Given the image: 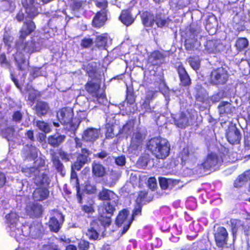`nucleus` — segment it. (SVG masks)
<instances>
[{
  "label": "nucleus",
  "mask_w": 250,
  "mask_h": 250,
  "mask_svg": "<svg viewBox=\"0 0 250 250\" xmlns=\"http://www.w3.org/2000/svg\"><path fill=\"white\" fill-rule=\"evenodd\" d=\"M4 205L6 230L11 237L21 242L29 235L33 238H38L41 236L43 228L40 222L35 221L30 225H26L23 217H20L16 211L11 210L8 212L10 204Z\"/></svg>",
  "instance_id": "obj_1"
},
{
  "label": "nucleus",
  "mask_w": 250,
  "mask_h": 250,
  "mask_svg": "<svg viewBox=\"0 0 250 250\" xmlns=\"http://www.w3.org/2000/svg\"><path fill=\"white\" fill-rule=\"evenodd\" d=\"M36 25L34 21H25L21 30L19 41L16 43L15 46L17 51L15 59L17 63L18 69L23 71L25 69L23 64L26 62L24 54H29L37 52L36 42L33 40L25 42L26 38L34 31Z\"/></svg>",
  "instance_id": "obj_2"
},
{
  "label": "nucleus",
  "mask_w": 250,
  "mask_h": 250,
  "mask_svg": "<svg viewBox=\"0 0 250 250\" xmlns=\"http://www.w3.org/2000/svg\"><path fill=\"white\" fill-rule=\"evenodd\" d=\"M146 148L156 159L164 160L170 154V145L167 139L157 136L148 140Z\"/></svg>",
  "instance_id": "obj_3"
},
{
  "label": "nucleus",
  "mask_w": 250,
  "mask_h": 250,
  "mask_svg": "<svg viewBox=\"0 0 250 250\" xmlns=\"http://www.w3.org/2000/svg\"><path fill=\"white\" fill-rule=\"evenodd\" d=\"M102 83V78L97 77L88 80L84 85V88L86 91L97 101L106 98L104 91L103 90L102 92H100Z\"/></svg>",
  "instance_id": "obj_4"
},
{
  "label": "nucleus",
  "mask_w": 250,
  "mask_h": 250,
  "mask_svg": "<svg viewBox=\"0 0 250 250\" xmlns=\"http://www.w3.org/2000/svg\"><path fill=\"white\" fill-rule=\"evenodd\" d=\"M58 117L60 122L64 125H69V130L75 131L79 126V124L74 123V112L72 108L64 107L59 111Z\"/></svg>",
  "instance_id": "obj_5"
},
{
  "label": "nucleus",
  "mask_w": 250,
  "mask_h": 250,
  "mask_svg": "<svg viewBox=\"0 0 250 250\" xmlns=\"http://www.w3.org/2000/svg\"><path fill=\"white\" fill-rule=\"evenodd\" d=\"M113 204H101L99 208V220L104 227H108L111 222V217L115 210Z\"/></svg>",
  "instance_id": "obj_6"
},
{
  "label": "nucleus",
  "mask_w": 250,
  "mask_h": 250,
  "mask_svg": "<svg viewBox=\"0 0 250 250\" xmlns=\"http://www.w3.org/2000/svg\"><path fill=\"white\" fill-rule=\"evenodd\" d=\"M229 77V74L227 70L223 67H219L211 71L209 82L212 85H223L227 83Z\"/></svg>",
  "instance_id": "obj_7"
},
{
  "label": "nucleus",
  "mask_w": 250,
  "mask_h": 250,
  "mask_svg": "<svg viewBox=\"0 0 250 250\" xmlns=\"http://www.w3.org/2000/svg\"><path fill=\"white\" fill-rule=\"evenodd\" d=\"M91 154V152L88 149L82 148L81 153L77 155L76 160L72 166V168L77 171L80 170L85 164L90 162Z\"/></svg>",
  "instance_id": "obj_8"
},
{
  "label": "nucleus",
  "mask_w": 250,
  "mask_h": 250,
  "mask_svg": "<svg viewBox=\"0 0 250 250\" xmlns=\"http://www.w3.org/2000/svg\"><path fill=\"white\" fill-rule=\"evenodd\" d=\"M129 211L126 209L121 210L117 217L116 223L117 226L123 225L122 234H125L129 229L133 219V217L129 216Z\"/></svg>",
  "instance_id": "obj_9"
},
{
  "label": "nucleus",
  "mask_w": 250,
  "mask_h": 250,
  "mask_svg": "<svg viewBox=\"0 0 250 250\" xmlns=\"http://www.w3.org/2000/svg\"><path fill=\"white\" fill-rule=\"evenodd\" d=\"M226 137L230 144H239L241 139V133L235 125L229 126L226 130Z\"/></svg>",
  "instance_id": "obj_10"
},
{
  "label": "nucleus",
  "mask_w": 250,
  "mask_h": 250,
  "mask_svg": "<svg viewBox=\"0 0 250 250\" xmlns=\"http://www.w3.org/2000/svg\"><path fill=\"white\" fill-rule=\"evenodd\" d=\"M98 199L106 203H118L119 201V197L114 192L105 188L100 191Z\"/></svg>",
  "instance_id": "obj_11"
},
{
  "label": "nucleus",
  "mask_w": 250,
  "mask_h": 250,
  "mask_svg": "<svg viewBox=\"0 0 250 250\" xmlns=\"http://www.w3.org/2000/svg\"><path fill=\"white\" fill-rule=\"evenodd\" d=\"M54 215L50 218L49 222V227L52 231L58 232L61 227V225L64 221L63 215L57 210L52 211Z\"/></svg>",
  "instance_id": "obj_12"
},
{
  "label": "nucleus",
  "mask_w": 250,
  "mask_h": 250,
  "mask_svg": "<svg viewBox=\"0 0 250 250\" xmlns=\"http://www.w3.org/2000/svg\"><path fill=\"white\" fill-rule=\"evenodd\" d=\"M223 162L218 155L214 152L208 153L201 166L205 170H210L211 168L216 167L219 162Z\"/></svg>",
  "instance_id": "obj_13"
},
{
  "label": "nucleus",
  "mask_w": 250,
  "mask_h": 250,
  "mask_svg": "<svg viewBox=\"0 0 250 250\" xmlns=\"http://www.w3.org/2000/svg\"><path fill=\"white\" fill-rule=\"evenodd\" d=\"M175 68L178 74L180 85L184 87L190 86L191 80L183 64L180 62Z\"/></svg>",
  "instance_id": "obj_14"
},
{
  "label": "nucleus",
  "mask_w": 250,
  "mask_h": 250,
  "mask_svg": "<svg viewBox=\"0 0 250 250\" xmlns=\"http://www.w3.org/2000/svg\"><path fill=\"white\" fill-rule=\"evenodd\" d=\"M49 193L47 187H37L32 193V198L34 202H42L48 198Z\"/></svg>",
  "instance_id": "obj_15"
},
{
  "label": "nucleus",
  "mask_w": 250,
  "mask_h": 250,
  "mask_svg": "<svg viewBox=\"0 0 250 250\" xmlns=\"http://www.w3.org/2000/svg\"><path fill=\"white\" fill-rule=\"evenodd\" d=\"M214 237L216 245L218 247L222 248L227 244L228 233L225 228H218Z\"/></svg>",
  "instance_id": "obj_16"
},
{
  "label": "nucleus",
  "mask_w": 250,
  "mask_h": 250,
  "mask_svg": "<svg viewBox=\"0 0 250 250\" xmlns=\"http://www.w3.org/2000/svg\"><path fill=\"white\" fill-rule=\"evenodd\" d=\"M100 132L98 129L88 127L84 130L82 140L86 142L93 143L99 138Z\"/></svg>",
  "instance_id": "obj_17"
},
{
  "label": "nucleus",
  "mask_w": 250,
  "mask_h": 250,
  "mask_svg": "<svg viewBox=\"0 0 250 250\" xmlns=\"http://www.w3.org/2000/svg\"><path fill=\"white\" fill-rule=\"evenodd\" d=\"M33 109L36 114L40 118L45 117L50 111L48 103L42 101H38L35 105Z\"/></svg>",
  "instance_id": "obj_18"
},
{
  "label": "nucleus",
  "mask_w": 250,
  "mask_h": 250,
  "mask_svg": "<svg viewBox=\"0 0 250 250\" xmlns=\"http://www.w3.org/2000/svg\"><path fill=\"white\" fill-rule=\"evenodd\" d=\"M24 208L27 215L31 217H40L43 212V208L41 204H26Z\"/></svg>",
  "instance_id": "obj_19"
},
{
  "label": "nucleus",
  "mask_w": 250,
  "mask_h": 250,
  "mask_svg": "<svg viewBox=\"0 0 250 250\" xmlns=\"http://www.w3.org/2000/svg\"><path fill=\"white\" fill-rule=\"evenodd\" d=\"M131 10V7L122 10L119 17L121 22L126 26L131 25L135 21V18L133 16Z\"/></svg>",
  "instance_id": "obj_20"
},
{
  "label": "nucleus",
  "mask_w": 250,
  "mask_h": 250,
  "mask_svg": "<svg viewBox=\"0 0 250 250\" xmlns=\"http://www.w3.org/2000/svg\"><path fill=\"white\" fill-rule=\"evenodd\" d=\"M107 13L97 11L92 21V26L96 28L103 27L107 20Z\"/></svg>",
  "instance_id": "obj_21"
},
{
  "label": "nucleus",
  "mask_w": 250,
  "mask_h": 250,
  "mask_svg": "<svg viewBox=\"0 0 250 250\" xmlns=\"http://www.w3.org/2000/svg\"><path fill=\"white\" fill-rule=\"evenodd\" d=\"M66 139V136L61 134L59 132H56L51 135L47 138V143L54 148L58 147L62 144Z\"/></svg>",
  "instance_id": "obj_22"
},
{
  "label": "nucleus",
  "mask_w": 250,
  "mask_h": 250,
  "mask_svg": "<svg viewBox=\"0 0 250 250\" xmlns=\"http://www.w3.org/2000/svg\"><path fill=\"white\" fill-rule=\"evenodd\" d=\"M82 69L84 70L88 77L90 79H94L97 77L102 78L101 73L98 71L96 65L93 63H88L83 65Z\"/></svg>",
  "instance_id": "obj_23"
},
{
  "label": "nucleus",
  "mask_w": 250,
  "mask_h": 250,
  "mask_svg": "<svg viewBox=\"0 0 250 250\" xmlns=\"http://www.w3.org/2000/svg\"><path fill=\"white\" fill-rule=\"evenodd\" d=\"M34 0H21L23 7L25 9L26 12L31 17L38 15V9L34 5Z\"/></svg>",
  "instance_id": "obj_24"
},
{
  "label": "nucleus",
  "mask_w": 250,
  "mask_h": 250,
  "mask_svg": "<svg viewBox=\"0 0 250 250\" xmlns=\"http://www.w3.org/2000/svg\"><path fill=\"white\" fill-rule=\"evenodd\" d=\"M33 183L37 187H47L50 184V180L47 174L43 173L37 174L33 178Z\"/></svg>",
  "instance_id": "obj_25"
},
{
  "label": "nucleus",
  "mask_w": 250,
  "mask_h": 250,
  "mask_svg": "<svg viewBox=\"0 0 250 250\" xmlns=\"http://www.w3.org/2000/svg\"><path fill=\"white\" fill-rule=\"evenodd\" d=\"M92 172L93 177L102 178L105 175L106 170L100 163L94 161L92 164Z\"/></svg>",
  "instance_id": "obj_26"
},
{
  "label": "nucleus",
  "mask_w": 250,
  "mask_h": 250,
  "mask_svg": "<svg viewBox=\"0 0 250 250\" xmlns=\"http://www.w3.org/2000/svg\"><path fill=\"white\" fill-rule=\"evenodd\" d=\"M219 42L216 40H207L205 44V50L208 54H215L219 52Z\"/></svg>",
  "instance_id": "obj_27"
},
{
  "label": "nucleus",
  "mask_w": 250,
  "mask_h": 250,
  "mask_svg": "<svg viewBox=\"0 0 250 250\" xmlns=\"http://www.w3.org/2000/svg\"><path fill=\"white\" fill-rule=\"evenodd\" d=\"M165 55L159 50H155L151 53L149 59L153 65H160L163 63Z\"/></svg>",
  "instance_id": "obj_28"
},
{
  "label": "nucleus",
  "mask_w": 250,
  "mask_h": 250,
  "mask_svg": "<svg viewBox=\"0 0 250 250\" xmlns=\"http://www.w3.org/2000/svg\"><path fill=\"white\" fill-rule=\"evenodd\" d=\"M108 35L104 33L96 36L95 40V47L99 50H105L107 45Z\"/></svg>",
  "instance_id": "obj_29"
},
{
  "label": "nucleus",
  "mask_w": 250,
  "mask_h": 250,
  "mask_svg": "<svg viewBox=\"0 0 250 250\" xmlns=\"http://www.w3.org/2000/svg\"><path fill=\"white\" fill-rule=\"evenodd\" d=\"M86 2L85 0H70L69 7L71 13L75 14L83 10Z\"/></svg>",
  "instance_id": "obj_30"
},
{
  "label": "nucleus",
  "mask_w": 250,
  "mask_h": 250,
  "mask_svg": "<svg viewBox=\"0 0 250 250\" xmlns=\"http://www.w3.org/2000/svg\"><path fill=\"white\" fill-rule=\"evenodd\" d=\"M234 107L227 101L221 102L218 105V110L221 116L230 114L233 113Z\"/></svg>",
  "instance_id": "obj_31"
},
{
  "label": "nucleus",
  "mask_w": 250,
  "mask_h": 250,
  "mask_svg": "<svg viewBox=\"0 0 250 250\" xmlns=\"http://www.w3.org/2000/svg\"><path fill=\"white\" fill-rule=\"evenodd\" d=\"M155 15L148 11H144L142 14L141 19L143 24L146 27H152L154 25Z\"/></svg>",
  "instance_id": "obj_32"
},
{
  "label": "nucleus",
  "mask_w": 250,
  "mask_h": 250,
  "mask_svg": "<svg viewBox=\"0 0 250 250\" xmlns=\"http://www.w3.org/2000/svg\"><path fill=\"white\" fill-rule=\"evenodd\" d=\"M171 20L168 18H166L161 13H157L155 15L154 24L155 23L157 27L163 28L167 26L170 22Z\"/></svg>",
  "instance_id": "obj_33"
},
{
  "label": "nucleus",
  "mask_w": 250,
  "mask_h": 250,
  "mask_svg": "<svg viewBox=\"0 0 250 250\" xmlns=\"http://www.w3.org/2000/svg\"><path fill=\"white\" fill-rule=\"evenodd\" d=\"M153 196L149 194L146 190H141L138 192V195L135 200L136 203H146L151 202Z\"/></svg>",
  "instance_id": "obj_34"
},
{
  "label": "nucleus",
  "mask_w": 250,
  "mask_h": 250,
  "mask_svg": "<svg viewBox=\"0 0 250 250\" xmlns=\"http://www.w3.org/2000/svg\"><path fill=\"white\" fill-rule=\"evenodd\" d=\"M143 139V135L140 132H134L131 139L130 146L134 148H137L142 145Z\"/></svg>",
  "instance_id": "obj_35"
},
{
  "label": "nucleus",
  "mask_w": 250,
  "mask_h": 250,
  "mask_svg": "<svg viewBox=\"0 0 250 250\" xmlns=\"http://www.w3.org/2000/svg\"><path fill=\"white\" fill-rule=\"evenodd\" d=\"M15 7L14 0H0V11L12 12Z\"/></svg>",
  "instance_id": "obj_36"
},
{
  "label": "nucleus",
  "mask_w": 250,
  "mask_h": 250,
  "mask_svg": "<svg viewBox=\"0 0 250 250\" xmlns=\"http://www.w3.org/2000/svg\"><path fill=\"white\" fill-rule=\"evenodd\" d=\"M249 181H250V178L247 174L243 173L238 175L235 180L233 186L236 188H241L246 185Z\"/></svg>",
  "instance_id": "obj_37"
},
{
  "label": "nucleus",
  "mask_w": 250,
  "mask_h": 250,
  "mask_svg": "<svg viewBox=\"0 0 250 250\" xmlns=\"http://www.w3.org/2000/svg\"><path fill=\"white\" fill-rule=\"evenodd\" d=\"M249 44V41L246 38L240 37L236 40L235 47L238 51L241 52L246 49Z\"/></svg>",
  "instance_id": "obj_38"
},
{
  "label": "nucleus",
  "mask_w": 250,
  "mask_h": 250,
  "mask_svg": "<svg viewBox=\"0 0 250 250\" xmlns=\"http://www.w3.org/2000/svg\"><path fill=\"white\" fill-rule=\"evenodd\" d=\"M21 172L24 175L29 178L35 177L40 173V169L36 167H25L21 168Z\"/></svg>",
  "instance_id": "obj_39"
},
{
  "label": "nucleus",
  "mask_w": 250,
  "mask_h": 250,
  "mask_svg": "<svg viewBox=\"0 0 250 250\" xmlns=\"http://www.w3.org/2000/svg\"><path fill=\"white\" fill-rule=\"evenodd\" d=\"M35 123L37 128L44 133H49L52 130L50 125L43 120H37Z\"/></svg>",
  "instance_id": "obj_40"
},
{
  "label": "nucleus",
  "mask_w": 250,
  "mask_h": 250,
  "mask_svg": "<svg viewBox=\"0 0 250 250\" xmlns=\"http://www.w3.org/2000/svg\"><path fill=\"white\" fill-rule=\"evenodd\" d=\"M51 161L56 170L58 172L62 173L64 166L59 159V157L56 155L55 152L51 154Z\"/></svg>",
  "instance_id": "obj_41"
},
{
  "label": "nucleus",
  "mask_w": 250,
  "mask_h": 250,
  "mask_svg": "<svg viewBox=\"0 0 250 250\" xmlns=\"http://www.w3.org/2000/svg\"><path fill=\"white\" fill-rule=\"evenodd\" d=\"M187 61L193 70H197L200 68L201 60L198 56H190L187 59Z\"/></svg>",
  "instance_id": "obj_42"
},
{
  "label": "nucleus",
  "mask_w": 250,
  "mask_h": 250,
  "mask_svg": "<svg viewBox=\"0 0 250 250\" xmlns=\"http://www.w3.org/2000/svg\"><path fill=\"white\" fill-rule=\"evenodd\" d=\"M136 97L132 86H126L125 101L129 104H133L135 102Z\"/></svg>",
  "instance_id": "obj_43"
},
{
  "label": "nucleus",
  "mask_w": 250,
  "mask_h": 250,
  "mask_svg": "<svg viewBox=\"0 0 250 250\" xmlns=\"http://www.w3.org/2000/svg\"><path fill=\"white\" fill-rule=\"evenodd\" d=\"M15 131V129L13 126H7L1 130V134L3 138L9 141L13 137Z\"/></svg>",
  "instance_id": "obj_44"
},
{
  "label": "nucleus",
  "mask_w": 250,
  "mask_h": 250,
  "mask_svg": "<svg viewBox=\"0 0 250 250\" xmlns=\"http://www.w3.org/2000/svg\"><path fill=\"white\" fill-rule=\"evenodd\" d=\"M94 2L96 7L100 9L99 12L108 13V2L107 0H94Z\"/></svg>",
  "instance_id": "obj_45"
},
{
  "label": "nucleus",
  "mask_w": 250,
  "mask_h": 250,
  "mask_svg": "<svg viewBox=\"0 0 250 250\" xmlns=\"http://www.w3.org/2000/svg\"><path fill=\"white\" fill-rule=\"evenodd\" d=\"M71 178L72 179H74L75 180L76 188L77 191L76 196L78 199V202L79 203H81L82 202V192L81 191V188L77 174L75 172L72 173L71 175Z\"/></svg>",
  "instance_id": "obj_46"
},
{
  "label": "nucleus",
  "mask_w": 250,
  "mask_h": 250,
  "mask_svg": "<svg viewBox=\"0 0 250 250\" xmlns=\"http://www.w3.org/2000/svg\"><path fill=\"white\" fill-rule=\"evenodd\" d=\"M227 10L231 15L237 16L242 10V8L237 2H233L229 4L227 7Z\"/></svg>",
  "instance_id": "obj_47"
},
{
  "label": "nucleus",
  "mask_w": 250,
  "mask_h": 250,
  "mask_svg": "<svg viewBox=\"0 0 250 250\" xmlns=\"http://www.w3.org/2000/svg\"><path fill=\"white\" fill-rule=\"evenodd\" d=\"M134 127L130 123H126L124 125L122 128L120 129L119 134H124L125 135L126 138L130 136L133 130Z\"/></svg>",
  "instance_id": "obj_48"
},
{
  "label": "nucleus",
  "mask_w": 250,
  "mask_h": 250,
  "mask_svg": "<svg viewBox=\"0 0 250 250\" xmlns=\"http://www.w3.org/2000/svg\"><path fill=\"white\" fill-rule=\"evenodd\" d=\"M175 125L181 128H185L186 126L187 119L186 115L182 113L178 119H175L174 120Z\"/></svg>",
  "instance_id": "obj_49"
},
{
  "label": "nucleus",
  "mask_w": 250,
  "mask_h": 250,
  "mask_svg": "<svg viewBox=\"0 0 250 250\" xmlns=\"http://www.w3.org/2000/svg\"><path fill=\"white\" fill-rule=\"evenodd\" d=\"M232 228V233L234 234L238 229L243 230L244 226L240 220L236 219H232L230 221Z\"/></svg>",
  "instance_id": "obj_50"
},
{
  "label": "nucleus",
  "mask_w": 250,
  "mask_h": 250,
  "mask_svg": "<svg viewBox=\"0 0 250 250\" xmlns=\"http://www.w3.org/2000/svg\"><path fill=\"white\" fill-rule=\"evenodd\" d=\"M105 136L107 139L113 138L115 136L114 133V125L113 124H107L105 125Z\"/></svg>",
  "instance_id": "obj_51"
},
{
  "label": "nucleus",
  "mask_w": 250,
  "mask_h": 250,
  "mask_svg": "<svg viewBox=\"0 0 250 250\" xmlns=\"http://www.w3.org/2000/svg\"><path fill=\"white\" fill-rule=\"evenodd\" d=\"M197 42V39L194 38L193 39H188L185 40V49L187 51L193 50L195 48V43Z\"/></svg>",
  "instance_id": "obj_52"
},
{
  "label": "nucleus",
  "mask_w": 250,
  "mask_h": 250,
  "mask_svg": "<svg viewBox=\"0 0 250 250\" xmlns=\"http://www.w3.org/2000/svg\"><path fill=\"white\" fill-rule=\"evenodd\" d=\"M93 40L92 38H84L81 40V46L83 48L90 47L93 44Z\"/></svg>",
  "instance_id": "obj_53"
},
{
  "label": "nucleus",
  "mask_w": 250,
  "mask_h": 250,
  "mask_svg": "<svg viewBox=\"0 0 250 250\" xmlns=\"http://www.w3.org/2000/svg\"><path fill=\"white\" fill-rule=\"evenodd\" d=\"M23 118V114L20 110L14 111L12 116V121L17 123H20Z\"/></svg>",
  "instance_id": "obj_54"
},
{
  "label": "nucleus",
  "mask_w": 250,
  "mask_h": 250,
  "mask_svg": "<svg viewBox=\"0 0 250 250\" xmlns=\"http://www.w3.org/2000/svg\"><path fill=\"white\" fill-rule=\"evenodd\" d=\"M86 235L90 240H97L99 237L98 233L92 228H91L87 230Z\"/></svg>",
  "instance_id": "obj_55"
},
{
  "label": "nucleus",
  "mask_w": 250,
  "mask_h": 250,
  "mask_svg": "<svg viewBox=\"0 0 250 250\" xmlns=\"http://www.w3.org/2000/svg\"><path fill=\"white\" fill-rule=\"evenodd\" d=\"M84 190L88 194L95 193L97 190L95 185L91 184L89 182H87L84 186Z\"/></svg>",
  "instance_id": "obj_56"
},
{
  "label": "nucleus",
  "mask_w": 250,
  "mask_h": 250,
  "mask_svg": "<svg viewBox=\"0 0 250 250\" xmlns=\"http://www.w3.org/2000/svg\"><path fill=\"white\" fill-rule=\"evenodd\" d=\"M115 163L118 166H124L126 163V159L124 155H122L115 158Z\"/></svg>",
  "instance_id": "obj_57"
},
{
  "label": "nucleus",
  "mask_w": 250,
  "mask_h": 250,
  "mask_svg": "<svg viewBox=\"0 0 250 250\" xmlns=\"http://www.w3.org/2000/svg\"><path fill=\"white\" fill-rule=\"evenodd\" d=\"M58 154L61 157V159L64 162H68L70 160L69 154L62 148H60L58 149Z\"/></svg>",
  "instance_id": "obj_58"
},
{
  "label": "nucleus",
  "mask_w": 250,
  "mask_h": 250,
  "mask_svg": "<svg viewBox=\"0 0 250 250\" xmlns=\"http://www.w3.org/2000/svg\"><path fill=\"white\" fill-rule=\"evenodd\" d=\"M159 185L162 189L166 190L168 188V182L167 178L161 177L159 179Z\"/></svg>",
  "instance_id": "obj_59"
},
{
  "label": "nucleus",
  "mask_w": 250,
  "mask_h": 250,
  "mask_svg": "<svg viewBox=\"0 0 250 250\" xmlns=\"http://www.w3.org/2000/svg\"><path fill=\"white\" fill-rule=\"evenodd\" d=\"M148 186L150 188L154 189L157 187L156 179L154 177H149L147 181Z\"/></svg>",
  "instance_id": "obj_60"
},
{
  "label": "nucleus",
  "mask_w": 250,
  "mask_h": 250,
  "mask_svg": "<svg viewBox=\"0 0 250 250\" xmlns=\"http://www.w3.org/2000/svg\"><path fill=\"white\" fill-rule=\"evenodd\" d=\"M142 207L141 204H137L133 210V213L131 215V217H133V219H134V217L137 215H140L141 213Z\"/></svg>",
  "instance_id": "obj_61"
},
{
  "label": "nucleus",
  "mask_w": 250,
  "mask_h": 250,
  "mask_svg": "<svg viewBox=\"0 0 250 250\" xmlns=\"http://www.w3.org/2000/svg\"><path fill=\"white\" fill-rule=\"evenodd\" d=\"M41 67H34L31 73V75L33 78H36L42 75L41 71Z\"/></svg>",
  "instance_id": "obj_62"
},
{
  "label": "nucleus",
  "mask_w": 250,
  "mask_h": 250,
  "mask_svg": "<svg viewBox=\"0 0 250 250\" xmlns=\"http://www.w3.org/2000/svg\"><path fill=\"white\" fill-rule=\"evenodd\" d=\"M13 37L8 34L4 35L3 38V42L5 45L10 46L11 43L13 41Z\"/></svg>",
  "instance_id": "obj_63"
},
{
  "label": "nucleus",
  "mask_w": 250,
  "mask_h": 250,
  "mask_svg": "<svg viewBox=\"0 0 250 250\" xmlns=\"http://www.w3.org/2000/svg\"><path fill=\"white\" fill-rule=\"evenodd\" d=\"M79 249L83 250H87L89 248V242L83 240H82L79 243Z\"/></svg>",
  "instance_id": "obj_64"
}]
</instances>
